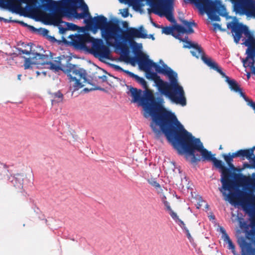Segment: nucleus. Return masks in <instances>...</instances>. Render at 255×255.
Wrapping results in <instances>:
<instances>
[{
    "label": "nucleus",
    "mask_w": 255,
    "mask_h": 255,
    "mask_svg": "<svg viewBox=\"0 0 255 255\" xmlns=\"http://www.w3.org/2000/svg\"><path fill=\"white\" fill-rule=\"evenodd\" d=\"M253 74L255 75V68H254V70L253 71Z\"/></svg>",
    "instance_id": "680f3d73"
},
{
    "label": "nucleus",
    "mask_w": 255,
    "mask_h": 255,
    "mask_svg": "<svg viewBox=\"0 0 255 255\" xmlns=\"http://www.w3.org/2000/svg\"><path fill=\"white\" fill-rule=\"evenodd\" d=\"M247 78L248 79L250 78V73H248L247 74Z\"/></svg>",
    "instance_id": "bf43d9fd"
},
{
    "label": "nucleus",
    "mask_w": 255,
    "mask_h": 255,
    "mask_svg": "<svg viewBox=\"0 0 255 255\" xmlns=\"http://www.w3.org/2000/svg\"><path fill=\"white\" fill-rule=\"evenodd\" d=\"M248 105L251 107L255 111V102L253 101H250V103H248Z\"/></svg>",
    "instance_id": "8fccbe9b"
},
{
    "label": "nucleus",
    "mask_w": 255,
    "mask_h": 255,
    "mask_svg": "<svg viewBox=\"0 0 255 255\" xmlns=\"http://www.w3.org/2000/svg\"><path fill=\"white\" fill-rule=\"evenodd\" d=\"M147 38H151L152 40H154L155 39L153 35L152 34H150L149 36H147Z\"/></svg>",
    "instance_id": "6e6d98bb"
},
{
    "label": "nucleus",
    "mask_w": 255,
    "mask_h": 255,
    "mask_svg": "<svg viewBox=\"0 0 255 255\" xmlns=\"http://www.w3.org/2000/svg\"><path fill=\"white\" fill-rule=\"evenodd\" d=\"M237 93H238L240 96L243 97L244 100L248 102V103H250V101H253L252 100H250L245 95V94L242 91V90L241 88L239 89V91L236 92Z\"/></svg>",
    "instance_id": "4c0bfd02"
},
{
    "label": "nucleus",
    "mask_w": 255,
    "mask_h": 255,
    "mask_svg": "<svg viewBox=\"0 0 255 255\" xmlns=\"http://www.w3.org/2000/svg\"><path fill=\"white\" fill-rule=\"evenodd\" d=\"M164 205V206L166 207V210L168 212L169 214H170V216L172 217V219H176L177 218V214L172 210L170 204L167 201H164V202L163 203Z\"/></svg>",
    "instance_id": "2f4dec72"
},
{
    "label": "nucleus",
    "mask_w": 255,
    "mask_h": 255,
    "mask_svg": "<svg viewBox=\"0 0 255 255\" xmlns=\"http://www.w3.org/2000/svg\"><path fill=\"white\" fill-rule=\"evenodd\" d=\"M214 70L218 72L223 77L225 78V81L229 84V87L231 90L235 92L239 91L240 87L237 81L234 79H231L228 76L226 75L225 73L223 72L220 67L217 66V68H215Z\"/></svg>",
    "instance_id": "aec40b11"
},
{
    "label": "nucleus",
    "mask_w": 255,
    "mask_h": 255,
    "mask_svg": "<svg viewBox=\"0 0 255 255\" xmlns=\"http://www.w3.org/2000/svg\"><path fill=\"white\" fill-rule=\"evenodd\" d=\"M245 36L247 37V39L245 40L244 44L246 46L248 47L246 50V52L255 51V39L254 38L253 35L249 30L248 33L246 34Z\"/></svg>",
    "instance_id": "b1692460"
},
{
    "label": "nucleus",
    "mask_w": 255,
    "mask_h": 255,
    "mask_svg": "<svg viewBox=\"0 0 255 255\" xmlns=\"http://www.w3.org/2000/svg\"><path fill=\"white\" fill-rule=\"evenodd\" d=\"M92 50L95 55L105 58H108L110 53L108 47L104 45L101 39H96L93 42Z\"/></svg>",
    "instance_id": "f3484780"
},
{
    "label": "nucleus",
    "mask_w": 255,
    "mask_h": 255,
    "mask_svg": "<svg viewBox=\"0 0 255 255\" xmlns=\"http://www.w3.org/2000/svg\"><path fill=\"white\" fill-rule=\"evenodd\" d=\"M96 40L94 37L91 36L89 33H85L79 35L74 42L76 46L81 49H87L88 48L86 46L87 43H92L93 45V42Z\"/></svg>",
    "instance_id": "6ab92c4d"
},
{
    "label": "nucleus",
    "mask_w": 255,
    "mask_h": 255,
    "mask_svg": "<svg viewBox=\"0 0 255 255\" xmlns=\"http://www.w3.org/2000/svg\"><path fill=\"white\" fill-rule=\"evenodd\" d=\"M246 53L248 55L247 57L242 60L244 66L245 67H250L251 68L252 73H253V71L255 68V51L246 52Z\"/></svg>",
    "instance_id": "5701e85b"
},
{
    "label": "nucleus",
    "mask_w": 255,
    "mask_h": 255,
    "mask_svg": "<svg viewBox=\"0 0 255 255\" xmlns=\"http://www.w3.org/2000/svg\"><path fill=\"white\" fill-rule=\"evenodd\" d=\"M43 1H45V2L47 3V4L48 5H49L51 2H53L54 0H43Z\"/></svg>",
    "instance_id": "864d4df0"
},
{
    "label": "nucleus",
    "mask_w": 255,
    "mask_h": 255,
    "mask_svg": "<svg viewBox=\"0 0 255 255\" xmlns=\"http://www.w3.org/2000/svg\"><path fill=\"white\" fill-rule=\"evenodd\" d=\"M167 139L180 155L185 154V158L191 163L201 160L212 161L221 172L222 187L220 191L227 196L226 191L230 193L237 191L242 187L243 190L250 192H255V173L246 176L242 173L233 172L224 166L223 162L217 159L211 151L203 146L200 139L196 138L187 131L177 119L164 133Z\"/></svg>",
    "instance_id": "f257e3e1"
},
{
    "label": "nucleus",
    "mask_w": 255,
    "mask_h": 255,
    "mask_svg": "<svg viewBox=\"0 0 255 255\" xmlns=\"http://www.w3.org/2000/svg\"><path fill=\"white\" fill-rule=\"evenodd\" d=\"M121 2H124L126 3V0H119Z\"/></svg>",
    "instance_id": "13d9d810"
},
{
    "label": "nucleus",
    "mask_w": 255,
    "mask_h": 255,
    "mask_svg": "<svg viewBox=\"0 0 255 255\" xmlns=\"http://www.w3.org/2000/svg\"><path fill=\"white\" fill-rule=\"evenodd\" d=\"M233 4L234 11L240 15L255 17V0H230Z\"/></svg>",
    "instance_id": "9b49d317"
},
{
    "label": "nucleus",
    "mask_w": 255,
    "mask_h": 255,
    "mask_svg": "<svg viewBox=\"0 0 255 255\" xmlns=\"http://www.w3.org/2000/svg\"><path fill=\"white\" fill-rule=\"evenodd\" d=\"M66 24L68 25L69 29L73 30H76L78 29V26L76 24L70 23L67 22Z\"/></svg>",
    "instance_id": "a19ab883"
},
{
    "label": "nucleus",
    "mask_w": 255,
    "mask_h": 255,
    "mask_svg": "<svg viewBox=\"0 0 255 255\" xmlns=\"http://www.w3.org/2000/svg\"><path fill=\"white\" fill-rule=\"evenodd\" d=\"M123 72H124V73H126L127 74H128L129 76H130V77L131 78H134L135 74H134V73L129 71L128 70H124V71H123Z\"/></svg>",
    "instance_id": "a18cd8bd"
},
{
    "label": "nucleus",
    "mask_w": 255,
    "mask_h": 255,
    "mask_svg": "<svg viewBox=\"0 0 255 255\" xmlns=\"http://www.w3.org/2000/svg\"><path fill=\"white\" fill-rule=\"evenodd\" d=\"M12 3L16 6L17 11L21 9V3H26L29 12L32 14H38L41 13V9L47 10L48 5L43 0H10Z\"/></svg>",
    "instance_id": "9d476101"
},
{
    "label": "nucleus",
    "mask_w": 255,
    "mask_h": 255,
    "mask_svg": "<svg viewBox=\"0 0 255 255\" xmlns=\"http://www.w3.org/2000/svg\"><path fill=\"white\" fill-rule=\"evenodd\" d=\"M187 39H186V41L184 42L187 44V45H184V48H193L194 49L191 51V53L193 56L198 58L201 57L203 62L209 67L213 69H215L217 68L218 64L214 61L211 58L207 57L206 56L204 52L200 46L197 43H193L190 41H187Z\"/></svg>",
    "instance_id": "f8f14e48"
},
{
    "label": "nucleus",
    "mask_w": 255,
    "mask_h": 255,
    "mask_svg": "<svg viewBox=\"0 0 255 255\" xmlns=\"http://www.w3.org/2000/svg\"><path fill=\"white\" fill-rule=\"evenodd\" d=\"M21 74H18V76H17L18 80H21Z\"/></svg>",
    "instance_id": "4d7b16f0"
},
{
    "label": "nucleus",
    "mask_w": 255,
    "mask_h": 255,
    "mask_svg": "<svg viewBox=\"0 0 255 255\" xmlns=\"http://www.w3.org/2000/svg\"><path fill=\"white\" fill-rule=\"evenodd\" d=\"M161 200H162V202H163V203H164V201H167V200H166V196H164V195H163V196H162V198H161Z\"/></svg>",
    "instance_id": "5fc2aeb1"
},
{
    "label": "nucleus",
    "mask_w": 255,
    "mask_h": 255,
    "mask_svg": "<svg viewBox=\"0 0 255 255\" xmlns=\"http://www.w3.org/2000/svg\"><path fill=\"white\" fill-rule=\"evenodd\" d=\"M240 226L241 228H245L247 229L248 228V226L247 224V223L244 221H239Z\"/></svg>",
    "instance_id": "c03bdc74"
},
{
    "label": "nucleus",
    "mask_w": 255,
    "mask_h": 255,
    "mask_svg": "<svg viewBox=\"0 0 255 255\" xmlns=\"http://www.w3.org/2000/svg\"><path fill=\"white\" fill-rule=\"evenodd\" d=\"M176 222H178V224L182 228V229H183L185 232L186 231V230H188L187 227H186L185 226V224H184V223L183 222V221H182L181 220H180L179 218H178V216H177V218H176V219H173Z\"/></svg>",
    "instance_id": "e433bc0d"
},
{
    "label": "nucleus",
    "mask_w": 255,
    "mask_h": 255,
    "mask_svg": "<svg viewBox=\"0 0 255 255\" xmlns=\"http://www.w3.org/2000/svg\"><path fill=\"white\" fill-rule=\"evenodd\" d=\"M51 97L53 98L52 100V103L54 102L57 103L61 102L63 101V95L59 91L57 92L52 93Z\"/></svg>",
    "instance_id": "7c9ffc66"
},
{
    "label": "nucleus",
    "mask_w": 255,
    "mask_h": 255,
    "mask_svg": "<svg viewBox=\"0 0 255 255\" xmlns=\"http://www.w3.org/2000/svg\"><path fill=\"white\" fill-rule=\"evenodd\" d=\"M228 28L231 29V32L233 33L234 40L236 43H238L242 37V34L245 35L248 33V27L239 22H232L227 24Z\"/></svg>",
    "instance_id": "4468645a"
},
{
    "label": "nucleus",
    "mask_w": 255,
    "mask_h": 255,
    "mask_svg": "<svg viewBox=\"0 0 255 255\" xmlns=\"http://www.w3.org/2000/svg\"><path fill=\"white\" fill-rule=\"evenodd\" d=\"M99 78L101 79L103 82H106L107 81V77L105 75H103V76H99Z\"/></svg>",
    "instance_id": "3c124183"
},
{
    "label": "nucleus",
    "mask_w": 255,
    "mask_h": 255,
    "mask_svg": "<svg viewBox=\"0 0 255 255\" xmlns=\"http://www.w3.org/2000/svg\"><path fill=\"white\" fill-rule=\"evenodd\" d=\"M236 192L229 193L227 197L230 203L240 204L243 209L250 216L251 225L255 227V195L254 192L238 189ZM247 238L255 242V230H251L247 233Z\"/></svg>",
    "instance_id": "20e7f679"
},
{
    "label": "nucleus",
    "mask_w": 255,
    "mask_h": 255,
    "mask_svg": "<svg viewBox=\"0 0 255 255\" xmlns=\"http://www.w3.org/2000/svg\"><path fill=\"white\" fill-rule=\"evenodd\" d=\"M18 51H19V54H25L26 55H29L31 53L33 54L35 59L34 63L36 65H47L51 61V58L47 55L41 54L37 53L34 54L32 53L31 47L29 50L26 49L23 50L21 48H19L18 49Z\"/></svg>",
    "instance_id": "a211bd4d"
},
{
    "label": "nucleus",
    "mask_w": 255,
    "mask_h": 255,
    "mask_svg": "<svg viewBox=\"0 0 255 255\" xmlns=\"http://www.w3.org/2000/svg\"><path fill=\"white\" fill-rule=\"evenodd\" d=\"M87 17H88L89 18L85 19V22L89 27L94 28V24H95L94 17L92 18L90 14V16H88Z\"/></svg>",
    "instance_id": "c9c22d12"
},
{
    "label": "nucleus",
    "mask_w": 255,
    "mask_h": 255,
    "mask_svg": "<svg viewBox=\"0 0 255 255\" xmlns=\"http://www.w3.org/2000/svg\"><path fill=\"white\" fill-rule=\"evenodd\" d=\"M219 149H222V145H220V147H219Z\"/></svg>",
    "instance_id": "e2e57ef3"
},
{
    "label": "nucleus",
    "mask_w": 255,
    "mask_h": 255,
    "mask_svg": "<svg viewBox=\"0 0 255 255\" xmlns=\"http://www.w3.org/2000/svg\"><path fill=\"white\" fill-rule=\"evenodd\" d=\"M25 178V176L23 174L18 173L11 177L9 180L11 182L15 189L20 190L17 195L18 199H23L26 197V192L23 189V180Z\"/></svg>",
    "instance_id": "dca6fc26"
},
{
    "label": "nucleus",
    "mask_w": 255,
    "mask_h": 255,
    "mask_svg": "<svg viewBox=\"0 0 255 255\" xmlns=\"http://www.w3.org/2000/svg\"><path fill=\"white\" fill-rule=\"evenodd\" d=\"M150 69L143 70L146 72V77L148 79H151L154 81L158 88V91L163 95L170 99L172 102L180 105V102L178 101V98L175 96V95L170 91L168 88V82L162 80L160 76L157 75L156 73L150 71Z\"/></svg>",
    "instance_id": "1a4fd4ad"
},
{
    "label": "nucleus",
    "mask_w": 255,
    "mask_h": 255,
    "mask_svg": "<svg viewBox=\"0 0 255 255\" xmlns=\"http://www.w3.org/2000/svg\"><path fill=\"white\" fill-rule=\"evenodd\" d=\"M138 83H139L140 85H141L146 90L148 89V87L147 85L146 82L145 81V80L139 77L138 75H135L134 77L133 78Z\"/></svg>",
    "instance_id": "72a5a7b5"
},
{
    "label": "nucleus",
    "mask_w": 255,
    "mask_h": 255,
    "mask_svg": "<svg viewBox=\"0 0 255 255\" xmlns=\"http://www.w3.org/2000/svg\"><path fill=\"white\" fill-rule=\"evenodd\" d=\"M54 7H62L65 15L67 17H74L80 19L90 16L87 5L83 0H61L53 1L48 5L47 10Z\"/></svg>",
    "instance_id": "423d86ee"
},
{
    "label": "nucleus",
    "mask_w": 255,
    "mask_h": 255,
    "mask_svg": "<svg viewBox=\"0 0 255 255\" xmlns=\"http://www.w3.org/2000/svg\"><path fill=\"white\" fill-rule=\"evenodd\" d=\"M84 91H89V90L87 88H85L84 89Z\"/></svg>",
    "instance_id": "052dcab7"
},
{
    "label": "nucleus",
    "mask_w": 255,
    "mask_h": 255,
    "mask_svg": "<svg viewBox=\"0 0 255 255\" xmlns=\"http://www.w3.org/2000/svg\"><path fill=\"white\" fill-rule=\"evenodd\" d=\"M94 28L101 30L102 37L109 46L114 45L113 40L117 42L121 38L123 30L117 21H108L107 18L102 15L94 17Z\"/></svg>",
    "instance_id": "0eeeda50"
},
{
    "label": "nucleus",
    "mask_w": 255,
    "mask_h": 255,
    "mask_svg": "<svg viewBox=\"0 0 255 255\" xmlns=\"http://www.w3.org/2000/svg\"><path fill=\"white\" fill-rule=\"evenodd\" d=\"M136 60L141 70H146L154 68L156 72L166 76L169 80L167 87L173 94L178 98L180 105L185 106L186 105V99L183 87L178 82L177 74L166 64L163 65V67L149 59L146 54L141 51L136 53Z\"/></svg>",
    "instance_id": "7ed1b4c3"
},
{
    "label": "nucleus",
    "mask_w": 255,
    "mask_h": 255,
    "mask_svg": "<svg viewBox=\"0 0 255 255\" xmlns=\"http://www.w3.org/2000/svg\"><path fill=\"white\" fill-rule=\"evenodd\" d=\"M181 21L183 25L176 24L172 27H164L162 28V33L167 35L171 34L176 39L181 41H185L186 39H188V36L183 37L182 35L184 33L186 34L193 33L194 30L193 27H197V25L193 20L188 21L186 20L182 19Z\"/></svg>",
    "instance_id": "6e6552de"
},
{
    "label": "nucleus",
    "mask_w": 255,
    "mask_h": 255,
    "mask_svg": "<svg viewBox=\"0 0 255 255\" xmlns=\"http://www.w3.org/2000/svg\"><path fill=\"white\" fill-rule=\"evenodd\" d=\"M185 233L186 234V236L188 238V239L189 240L190 242H191L192 240H193V239L189 233V230H186V231H185Z\"/></svg>",
    "instance_id": "de8ad7c7"
},
{
    "label": "nucleus",
    "mask_w": 255,
    "mask_h": 255,
    "mask_svg": "<svg viewBox=\"0 0 255 255\" xmlns=\"http://www.w3.org/2000/svg\"><path fill=\"white\" fill-rule=\"evenodd\" d=\"M223 157H224L225 161L229 167L228 168L233 172H234V171L236 170V168L233 164V158L240 157H241V159H242V155L240 150L237 151L235 152L232 153V154L229 153L228 154H223Z\"/></svg>",
    "instance_id": "412c9836"
},
{
    "label": "nucleus",
    "mask_w": 255,
    "mask_h": 255,
    "mask_svg": "<svg viewBox=\"0 0 255 255\" xmlns=\"http://www.w3.org/2000/svg\"><path fill=\"white\" fill-rule=\"evenodd\" d=\"M24 63L23 64L24 69H28L32 68V65H35V57H33L32 58H26L24 57Z\"/></svg>",
    "instance_id": "c756f323"
},
{
    "label": "nucleus",
    "mask_w": 255,
    "mask_h": 255,
    "mask_svg": "<svg viewBox=\"0 0 255 255\" xmlns=\"http://www.w3.org/2000/svg\"><path fill=\"white\" fill-rule=\"evenodd\" d=\"M118 46L123 53L126 54V55L125 56V61H127L128 59H130L132 61H131V63L132 64V62H134L135 61V59L133 57L129 58L128 56V49L126 45L122 42H119Z\"/></svg>",
    "instance_id": "cd10ccee"
},
{
    "label": "nucleus",
    "mask_w": 255,
    "mask_h": 255,
    "mask_svg": "<svg viewBox=\"0 0 255 255\" xmlns=\"http://www.w3.org/2000/svg\"><path fill=\"white\" fill-rule=\"evenodd\" d=\"M122 11L121 12L123 17H127L128 16V8L122 9Z\"/></svg>",
    "instance_id": "ea45409f"
},
{
    "label": "nucleus",
    "mask_w": 255,
    "mask_h": 255,
    "mask_svg": "<svg viewBox=\"0 0 255 255\" xmlns=\"http://www.w3.org/2000/svg\"><path fill=\"white\" fill-rule=\"evenodd\" d=\"M68 30L67 28H64L63 27H59V32L61 34H64L65 33V32Z\"/></svg>",
    "instance_id": "09e8293b"
},
{
    "label": "nucleus",
    "mask_w": 255,
    "mask_h": 255,
    "mask_svg": "<svg viewBox=\"0 0 255 255\" xmlns=\"http://www.w3.org/2000/svg\"><path fill=\"white\" fill-rule=\"evenodd\" d=\"M37 29V30L36 31V32L37 31H38L39 33L43 35V36H46L47 35V34H48L49 33V31L45 29V28H40L38 29H37V28H36ZM35 32V31H34Z\"/></svg>",
    "instance_id": "58836bf2"
},
{
    "label": "nucleus",
    "mask_w": 255,
    "mask_h": 255,
    "mask_svg": "<svg viewBox=\"0 0 255 255\" xmlns=\"http://www.w3.org/2000/svg\"><path fill=\"white\" fill-rule=\"evenodd\" d=\"M213 27H214V30H216L217 29L221 30V31H224V30L222 29L221 28V26L217 23H214L213 24Z\"/></svg>",
    "instance_id": "37998d69"
},
{
    "label": "nucleus",
    "mask_w": 255,
    "mask_h": 255,
    "mask_svg": "<svg viewBox=\"0 0 255 255\" xmlns=\"http://www.w3.org/2000/svg\"><path fill=\"white\" fill-rule=\"evenodd\" d=\"M243 168L253 169L252 162H251V163L245 162L243 164Z\"/></svg>",
    "instance_id": "79ce46f5"
},
{
    "label": "nucleus",
    "mask_w": 255,
    "mask_h": 255,
    "mask_svg": "<svg viewBox=\"0 0 255 255\" xmlns=\"http://www.w3.org/2000/svg\"><path fill=\"white\" fill-rule=\"evenodd\" d=\"M128 94L132 98V102L139 103L143 107L145 118L151 117L150 127L157 137L162 132L164 133L177 118L174 114L159 106L150 90H146L143 96L141 90L130 86Z\"/></svg>",
    "instance_id": "f03ea898"
},
{
    "label": "nucleus",
    "mask_w": 255,
    "mask_h": 255,
    "mask_svg": "<svg viewBox=\"0 0 255 255\" xmlns=\"http://www.w3.org/2000/svg\"><path fill=\"white\" fill-rule=\"evenodd\" d=\"M0 7L7 9L12 13H19L15 8L16 6L13 5L10 0H2L0 4Z\"/></svg>",
    "instance_id": "393cba45"
},
{
    "label": "nucleus",
    "mask_w": 255,
    "mask_h": 255,
    "mask_svg": "<svg viewBox=\"0 0 255 255\" xmlns=\"http://www.w3.org/2000/svg\"><path fill=\"white\" fill-rule=\"evenodd\" d=\"M54 8H57L54 7ZM60 8V11H57L54 13H45L41 10V13L38 14H34L35 15H43V19L45 21V23L48 24H53L54 25H58L63 22L62 18L64 16H66L63 11L62 7H58Z\"/></svg>",
    "instance_id": "ddd939ff"
},
{
    "label": "nucleus",
    "mask_w": 255,
    "mask_h": 255,
    "mask_svg": "<svg viewBox=\"0 0 255 255\" xmlns=\"http://www.w3.org/2000/svg\"><path fill=\"white\" fill-rule=\"evenodd\" d=\"M242 155V160L246 159H251V157L255 156L254 151L255 150V146L245 149H240Z\"/></svg>",
    "instance_id": "bb28decb"
},
{
    "label": "nucleus",
    "mask_w": 255,
    "mask_h": 255,
    "mask_svg": "<svg viewBox=\"0 0 255 255\" xmlns=\"http://www.w3.org/2000/svg\"><path fill=\"white\" fill-rule=\"evenodd\" d=\"M0 21H3L5 23H9V22H14L20 24L21 25L24 26L25 27H28L30 30L32 31H36L37 29L33 26L28 25V24L22 21H19L18 20H12L11 17H10L9 19H6L3 17H0Z\"/></svg>",
    "instance_id": "a878e982"
},
{
    "label": "nucleus",
    "mask_w": 255,
    "mask_h": 255,
    "mask_svg": "<svg viewBox=\"0 0 255 255\" xmlns=\"http://www.w3.org/2000/svg\"><path fill=\"white\" fill-rule=\"evenodd\" d=\"M121 33L122 37L121 36V38L122 37L124 40L129 42L132 41L134 38H147V34L142 26H140L138 29L134 27L129 28L126 31L123 30Z\"/></svg>",
    "instance_id": "2eb2a0df"
},
{
    "label": "nucleus",
    "mask_w": 255,
    "mask_h": 255,
    "mask_svg": "<svg viewBox=\"0 0 255 255\" xmlns=\"http://www.w3.org/2000/svg\"><path fill=\"white\" fill-rule=\"evenodd\" d=\"M55 62L56 63H53L50 61L47 65L50 66V69L55 72L61 70L67 74L69 80V89L72 93L85 86L84 83L87 81L86 73L85 70L71 63L62 65L59 60Z\"/></svg>",
    "instance_id": "39448f33"
},
{
    "label": "nucleus",
    "mask_w": 255,
    "mask_h": 255,
    "mask_svg": "<svg viewBox=\"0 0 255 255\" xmlns=\"http://www.w3.org/2000/svg\"><path fill=\"white\" fill-rule=\"evenodd\" d=\"M224 234V241L228 244V249L232 250V253L235 255V246L230 239L229 236L225 233Z\"/></svg>",
    "instance_id": "c85d7f7f"
},
{
    "label": "nucleus",
    "mask_w": 255,
    "mask_h": 255,
    "mask_svg": "<svg viewBox=\"0 0 255 255\" xmlns=\"http://www.w3.org/2000/svg\"><path fill=\"white\" fill-rule=\"evenodd\" d=\"M148 182L158 191H159V190H162L160 184L154 179L151 178L150 179H148Z\"/></svg>",
    "instance_id": "f704fd0d"
},
{
    "label": "nucleus",
    "mask_w": 255,
    "mask_h": 255,
    "mask_svg": "<svg viewBox=\"0 0 255 255\" xmlns=\"http://www.w3.org/2000/svg\"><path fill=\"white\" fill-rule=\"evenodd\" d=\"M114 67L115 69L117 70L122 71H124V69H123L122 67H121L120 66L118 65H114Z\"/></svg>",
    "instance_id": "603ef678"
},
{
    "label": "nucleus",
    "mask_w": 255,
    "mask_h": 255,
    "mask_svg": "<svg viewBox=\"0 0 255 255\" xmlns=\"http://www.w3.org/2000/svg\"><path fill=\"white\" fill-rule=\"evenodd\" d=\"M51 38L53 39L55 41L56 40V39L54 38V37H51Z\"/></svg>",
    "instance_id": "0e129e2a"
},
{
    "label": "nucleus",
    "mask_w": 255,
    "mask_h": 255,
    "mask_svg": "<svg viewBox=\"0 0 255 255\" xmlns=\"http://www.w3.org/2000/svg\"><path fill=\"white\" fill-rule=\"evenodd\" d=\"M238 244L242 250V255H251L254 251V249L252 247L251 243L247 242L244 237H241L238 239Z\"/></svg>",
    "instance_id": "4be33fe9"
},
{
    "label": "nucleus",
    "mask_w": 255,
    "mask_h": 255,
    "mask_svg": "<svg viewBox=\"0 0 255 255\" xmlns=\"http://www.w3.org/2000/svg\"><path fill=\"white\" fill-rule=\"evenodd\" d=\"M8 169L5 164L0 163V180L2 179L7 175Z\"/></svg>",
    "instance_id": "473e14b6"
},
{
    "label": "nucleus",
    "mask_w": 255,
    "mask_h": 255,
    "mask_svg": "<svg viewBox=\"0 0 255 255\" xmlns=\"http://www.w3.org/2000/svg\"><path fill=\"white\" fill-rule=\"evenodd\" d=\"M250 160V162H252L253 168V169H255V156L251 157V159H247Z\"/></svg>",
    "instance_id": "49530a36"
}]
</instances>
